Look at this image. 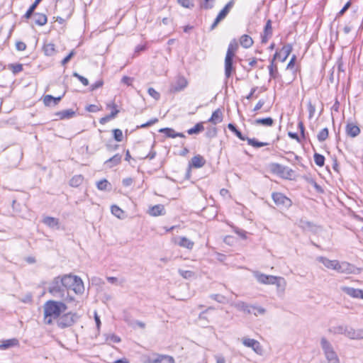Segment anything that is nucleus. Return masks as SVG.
Returning a JSON list of instances; mask_svg holds the SVG:
<instances>
[{
  "instance_id": "f257e3e1",
  "label": "nucleus",
  "mask_w": 363,
  "mask_h": 363,
  "mask_svg": "<svg viewBox=\"0 0 363 363\" xmlns=\"http://www.w3.org/2000/svg\"><path fill=\"white\" fill-rule=\"evenodd\" d=\"M82 294L84 286L82 280L77 276L65 274L55 277L50 283L48 292L55 298H60L67 303L77 306L74 297L70 294Z\"/></svg>"
},
{
  "instance_id": "f03ea898",
  "label": "nucleus",
  "mask_w": 363,
  "mask_h": 363,
  "mask_svg": "<svg viewBox=\"0 0 363 363\" xmlns=\"http://www.w3.org/2000/svg\"><path fill=\"white\" fill-rule=\"evenodd\" d=\"M43 309L44 322L45 324L50 325L52 323V318H58L61 313L67 309V306L66 302L62 301L50 300L44 304Z\"/></svg>"
},
{
  "instance_id": "7ed1b4c3",
  "label": "nucleus",
  "mask_w": 363,
  "mask_h": 363,
  "mask_svg": "<svg viewBox=\"0 0 363 363\" xmlns=\"http://www.w3.org/2000/svg\"><path fill=\"white\" fill-rule=\"evenodd\" d=\"M320 346L328 363H340L333 345L325 337H322L320 339Z\"/></svg>"
},
{
  "instance_id": "20e7f679",
  "label": "nucleus",
  "mask_w": 363,
  "mask_h": 363,
  "mask_svg": "<svg viewBox=\"0 0 363 363\" xmlns=\"http://www.w3.org/2000/svg\"><path fill=\"white\" fill-rule=\"evenodd\" d=\"M334 335H345L351 340H360L363 338V329L355 330L345 325L335 326L329 330Z\"/></svg>"
},
{
  "instance_id": "39448f33",
  "label": "nucleus",
  "mask_w": 363,
  "mask_h": 363,
  "mask_svg": "<svg viewBox=\"0 0 363 363\" xmlns=\"http://www.w3.org/2000/svg\"><path fill=\"white\" fill-rule=\"evenodd\" d=\"M317 260L326 268L334 269L340 273H348L352 270V265L346 262L340 263L337 260H330L324 257H318Z\"/></svg>"
},
{
  "instance_id": "423d86ee",
  "label": "nucleus",
  "mask_w": 363,
  "mask_h": 363,
  "mask_svg": "<svg viewBox=\"0 0 363 363\" xmlns=\"http://www.w3.org/2000/svg\"><path fill=\"white\" fill-rule=\"evenodd\" d=\"M79 318L80 315L77 313L69 312L63 314L62 315H60L57 319V324L60 328H68L77 323Z\"/></svg>"
},
{
  "instance_id": "0eeeda50",
  "label": "nucleus",
  "mask_w": 363,
  "mask_h": 363,
  "mask_svg": "<svg viewBox=\"0 0 363 363\" xmlns=\"http://www.w3.org/2000/svg\"><path fill=\"white\" fill-rule=\"evenodd\" d=\"M269 169L272 173L277 174L284 179H290L294 174V171L291 169L279 163L270 164Z\"/></svg>"
},
{
  "instance_id": "6e6552de",
  "label": "nucleus",
  "mask_w": 363,
  "mask_h": 363,
  "mask_svg": "<svg viewBox=\"0 0 363 363\" xmlns=\"http://www.w3.org/2000/svg\"><path fill=\"white\" fill-rule=\"evenodd\" d=\"M241 341L243 345L251 348L256 354L259 355L263 354V349L259 341L249 337H243Z\"/></svg>"
},
{
  "instance_id": "1a4fd4ad",
  "label": "nucleus",
  "mask_w": 363,
  "mask_h": 363,
  "mask_svg": "<svg viewBox=\"0 0 363 363\" xmlns=\"http://www.w3.org/2000/svg\"><path fill=\"white\" fill-rule=\"evenodd\" d=\"M188 85L187 79L183 76H178L175 81L171 84L170 91L172 92H179L184 90Z\"/></svg>"
},
{
  "instance_id": "9d476101",
  "label": "nucleus",
  "mask_w": 363,
  "mask_h": 363,
  "mask_svg": "<svg viewBox=\"0 0 363 363\" xmlns=\"http://www.w3.org/2000/svg\"><path fill=\"white\" fill-rule=\"evenodd\" d=\"M272 197L278 206L289 208L291 206V201L281 193H273Z\"/></svg>"
},
{
  "instance_id": "9b49d317",
  "label": "nucleus",
  "mask_w": 363,
  "mask_h": 363,
  "mask_svg": "<svg viewBox=\"0 0 363 363\" xmlns=\"http://www.w3.org/2000/svg\"><path fill=\"white\" fill-rule=\"evenodd\" d=\"M233 1H229L225 6V7L219 12V13L217 16V17L216 18L213 23L211 25V30H213L217 26L218 23L226 17V16L229 13L230 10L233 7Z\"/></svg>"
},
{
  "instance_id": "f8f14e48",
  "label": "nucleus",
  "mask_w": 363,
  "mask_h": 363,
  "mask_svg": "<svg viewBox=\"0 0 363 363\" xmlns=\"http://www.w3.org/2000/svg\"><path fill=\"white\" fill-rule=\"evenodd\" d=\"M255 277L258 282L264 284H274L277 279L276 276L267 275L259 272H255Z\"/></svg>"
},
{
  "instance_id": "ddd939ff",
  "label": "nucleus",
  "mask_w": 363,
  "mask_h": 363,
  "mask_svg": "<svg viewBox=\"0 0 363 363\" xmlns=\"http://www.w3.org/2000/svg\"><path fill=\"white\" fill-rule=\"evenodd\" d=\"M279 54L275 53L273 58L270 60V65L268 66L270 79H276L279 77L278 67L275 63V60L278 58Z\"/></svg>"
},
{
  "instance_id": "4468645a",
  "label": "nucleus",
  "mask_w": 363,
  "mask_h": 363,
  "mask_svg": "<svg viewBox=\"0 0 363 363\" xmlns=\"http://www.w3.org/2000/svg\"><path fill=\"white\" fill-rule=\"evenodd\" d=\"M340 290L352 298H360V296L362 295V289H354L350 286H340Z\"/></svg>"
},
{
  "instance_id": "2eb2a0df",
  "label": "nucleus",
  "mask_w": 363,
  "mask_h": 363,
  "mask_svg": "<svg viewBox=\"0 0 363 363\" xmlns=\"http://www.w3.org/2000/svg\"><path fill=\"white\" fill-rule=\"evenodd\" d=\"M205 163L206 160L203 159L202 156L198 155L193 157L189 164L188 175L189 174L190 169L191 167L194 168H201L205 164Z\"/></svg>"
},
{
  "instance_id": "dca6fc26",
  "label": "nucleus",
  "mask_w": 363,
  "mask_h": 363,
  "mask_svg": "<svg viewBox=\"0 0 363 363\" xmlns=\"http://www.w3.org/2000/svg\"><path fill=\"white\" fill-rule=\"evenodd\" d=\"M233 57H230V54L225 55V75L226 78H230L232 72L234 71L233 66Z\"/></svg>"
},
{
  "instance_id": "f3484780",
  "label": "nucleus",
  "mask_w": 363,
  "mask_h": 363,
  "mask_svg": "<svg viewBox=\"0 0 363 363\" xmlns=\"http://www.w3.org/2000/svg\"><path fill=\"white\" fill-rule=\"evenodd\" d=\"M345 132L348 136L354 138L359 134L360 128L353 123H348L345 127Z\"/></svg>"
},
{
  "instance_id": "a211bd4d",
  "label": "nucleus",
  "mask_w": 363,
  "mask_h": 363,
  "mask_svg": "<svg viewBox=\"0 0 363 363\" xmlns=\"http://www.w3.org/2000/svg\"><path fill=\"white\" fill-rule=\"evenodd\" d=\"M233 306H234L235 308H236L238 310L240 311H242L247 314H250L252 313V306H250L248 305L247 303L244 302V301H238L236 303H233L231 304Z\"/></svg>"
},
{
  "instance_id": "6ab92c4d",
  "label": "nucleus",
  "mask_w": 363,
  "mask_h": 363,
  "mask_svg": "<svg viewBox=\"0 0 363 363\" xmlns=\"http://www.w3.org/2000/svg\"><path fill=\"white\" fill-rule=\"evenodd\" d=\"M291 50L292 47L291 45H284L279 52H275L279 54L277 60H280L281 62H284L290 55Z\"/></svg>"
},
{
  "instance_id": "aec40b11",
  "label": "nucleus",
  "mask_w": 363,
  "mask_h": 363,
  "mask_svg": "<svg viewBox=\"0 0 363 363\" xmlns=\"http://www.w3.org/2000/svg\"><path fill=\"white\" fill-rule=\"evenodd\" d=\"M43 222L44 224H45L46 225H48V227H50L51 228H55V229L60 228L59 219H57L56 218L47 216L43 218Z\"/></svg>"
},
{
  "instance_id": "412c9836",
  "label": "nucleus",
  "mask_w": 363,
  "mask_h": 363,
  "mask_svg": "<svg viewBox=\"0 0 363 363\" xmlns=\"http://www.w3.org/2000/svg\"><path fill=\"white\" fill-rule=\"evenodd\" d=\"M164 207L162 204L153 206L149 209V214L152 216H162L164 215Z\"/></svg>"
},
{
  "instance_id": "4be33fe9",
  "label": "nucleus",
  "mask_w": 363,
  "mask_h": 363,
  "mask_svg": "<svg viewBox=\"0 0 363 363\" xmlns=\"http://www.w3.org/2000/svg\"><path fill=\"white\" fill-rule=\"evenodd\" d=\"M274 120L271 117H267L265 118H257L255 120L252 124L256 125H263L266 127H271L274 125Z\"/></svg>"
},
{
  "instance_id": "5701e85b",
  "label": "nucleus",
  "mask_w": 363,
  "mask_h": 363,
  "mask_svg": "<svg viewBox=\"0 0 363 363\" xmlns=\"http://www.w3.org/2000/svg\"><path fill=\"white\" fill-rule=\"evenodd\" d=\"M222 121H223V113L220 108H218L215 111H213L211 117L208 120L209 122H211L213 124L219 123Z\"/></svg>"
},
{
  "instance_id": "b1692460",
  "label": "nucleus",
  "mask_w": 363,
  "mask_h": 363,
  "mask_svg": "<svg viewBox=\"0 0 363 363\" xmlns=\"http://www.w3.org/2000/svg\"><path fill=\"white\" fill-rule=\"evenodd\" d=\"M177 244L180 247H185L188 250H191L194 245V242L186 237L179 238Z\"/></svg>"
},
{
  "instance_id": "393cba45",
  "label": "nucleus",
  "mask_w": 363,
  "mask_h": 363,
  "mask_svg": "<svg viewBox=\"0 0 363 363\" xmlns=\"http://www.w3.org/2000/svg\"><path fill=\"white\" fill-rule=\"evenodd\" d=\"M121 161V155L119 154H116L114 156L107 160L105 162V164H106L109 168H111L120 164Z\"/></svg>"
},
{
  "instance_id": "a878e982",
  "label": "nucleus",
  "mask_w": 363,
  "mask_h": 363,
  "mask_svg": "<svg viewBox=\"0 0 363 363\" xmlns=\"http://www.w3.org/2000/svg\"><path fill=\"white\" fill-rule=\"evenodd\" d=\"M19 342L16 338L6 340L0 345V350H6L11 347L17 346Z\"/></svg>"
},
{
  "instance_id": "bb28decb",
  "label": "nucleus",
  "mask_w": 363,
  "mask_h": 363,
  "mask_svg": "<svg viewBox=\"0 0 363 363\" xmlns=\"http://www.w3.org/2000/svg\"><path fill=\"white\" fill-rule=\"evenodd\" d=\"M240 45L245 48H250L253 44L252 38L248 35H242L240 39Z\"/></svg>"
},
{
  "instance_id": "cd10ccee",
  "label": "nucleus",
  "mask_w": 363,
  "mask_h": 363,
  "mask_svg": "<svg viewBox=\"0 0 363 363\" xmlns=\"http://www.w3.org/2000/svg\"><path fill=\"white\" fill-rule=\"evenodd\" d=\"M60 119H65L72 118L75 115V112L72 109L63 110L55 114Z\"/></svg>"
},
{
  "instance_id": "c85d7f7f",
  "label": "nucleus",
  "mask_w": 363,
  "mask_h": 363,
  "mask_svg": "<svg viewBox=\"0 0 363 363\" xmlns=\"http://www.w3.org/2000/svg\"><path fill=\"white\" fill-rule=\"evenodd\" d=\"M35 23L38 26H44L47 23L48 18L46 15L40 13H36L34 14Z\"/></svg>"
},
{
  "instance_id": "c756f323",
  "label": "nucleus",
  "mask_w": 363,
  "mask_h": 363,
  "mask_svg": "<svg viewBox=\"0 0 363 363\" xmlns=\"http://www.w3.org/2000/svg\"><path fill=\"white\" fill-rule=\"evenodd\" d=\"M153 363H174V359L169 355H160L154 359Z\"/></svg>"
},
{
  "instance_id": "7c9ffc66",
  "label": "nucleus",
  "mask_w": 363,
  "mask_h": 363,
  "mask_svg": "<svg viewBox=\"0 0 363 363\" xmlns=\"http://www.w3.org/2000/svg\"><path fill=\"white\" fill-rule=\"evenodd\" d=\"M84 177L81 174L74 175L69 181V185L73 187H77L83 182Z\"/></svg>"
},
{
  "instance_id": "2f4dec72",
  "label": "nucleus",
  "mask_w": 363,
  "mask_h": 363,
  "mask_svg": "<svg viewBox=\"0 0 363 363\" xmlns=\"http://www.w3.org/2000/svg\"><path fill=\"white\" fill-rule=\"evenodd\" d=\"M238 48V43L235 40H233L228 48V50L226 55L230 54V57H233L235 56V52Z\"/></svg>"
},
{
  "instance_id": "473e14b6",
  "label": "nucleus",
  "mask_w": 363,
  "mask_h": 363,
  "mask_svg": "<svg viewBox=\"0 0 363 363\" xmlns=\"http://www.w3.org/2000/svg\"><path fill=\"white\" fill-rule=\"evenodd\" d=\"M42 0H35V1L32 4V5L30 6L28 10L26 11V13L24 14L23 17L26 19H29L31 16L33 14L34 11L35 10L38 5L40 4V2Z\"/></svg>"
},
{
  "instance_id": "72a5a7b5",
  "label": "nucleus",
  "mask_w": 363,
  "mask_h": 363,
  "mask_svg": "<svg viewBox=\"0 0 363 363\" xmlns=\"http://www.w3.org/2000/svg\"><path fill=\"white\" fill-rule=\"evenodd\" d=\"M228 128L230 130L233 132L236 135V136L238 138H240L241 140H247V138H245V136H243L242 134L241 133V132L237 129V128L235 127V125L234 124L229 123L228 125Z\"/></svg>"
},
{
  "instance_id": "f704fd0d",
  "label": "nucleus",
  "mask_w": 363,
  "mask_h": 363,
  "mask_svg": "<svg viewBox=\"0 0 363 363\" xmlns=\"http://www.w3.org/2000/svg\"><path fill=\"white\" fill-rule=\"evenodd\" d=\"M204 128L202 123H196L193 128L189 129L187 133L189 135H194L203 130Z\"/></svg>"
},
{
  "instance_id": "c9c22d12",
  "label": "nucleus",
  "mask_w": 363,
  "mask_h": 363,
  "mask_svg": "<svg viewBox=\"0 0 363 363\" xmlns=\"http://www.w3.org/2000/svg\"><path fill=\"white\" fill-rule=\"evenodd\" d=\"M43 51L48 56H52L55 52V45L52 43H48L43 46Z\"/></svg>"
},
{
  "instance_id": "e433bc0d",
  "label": "nucleus",
  "mask_w": 363,
  "mask_h": 363,
  "mask_svg": "<svg viewBox=\"0 0 363 363\" xmlns=\"http://www.w3.org/2000/svg\"><path fill=\"white\" fill-rule=\"evenodd\" d=\"M248 145H252L255 147H261L268 145L267 143H262L256 140L255 138H247Z\"/></svg>"
},
{
  "instance_id": "4c0bfd02",
  "label": "nucleus",
  "mask_w": 363,
  "mask_h": 363,
  "mask_svg": "<svg viewBox=\"0 0 363 363\" xmlns=\"http://www.w3.org/2000/svg\"><path fill=\"white\" fill-rule=\"evenodd\" d=\"M274 284H275L278 289L284 291L286 286V281L284 279V278L281 277H277V279Z\"/></svg>"
},
{
  "instance_id": "58836bf2",
  "label": "nucleus",
  "mask_w": 363,
  "mask_h": 363,
  "mask_svg": "<svg viewBox=\"0 0 363 363\" xmlns=\"http://www.w3.org/2000/svg\"><path fill=\"white\" fill-rule=\"evenodd\" d=\"M313 158L316 165H318V167H323L324 165L325 157L323 155L318 153H315Z\"/></svg>"
},
{
  "instance_id": "ea45409f",
  "label": "nucleus",
  "mask_w": 363,
  "mask_h": 363,
  "mask_svg": "<svg viewBox=\"0 0 363 363\" xmlns=\"http://www.w3.org/2000/svg\"><path fill=\"white\" fill-rule=\"evenodd\" d=\"M160 133H164L165 135L168 138H175V133L174 129L169 128H163L159 130Z\"/></svg>"
},
{
  "instance_id": "a19ab883",
  "label": "nucleus",
  "mask_w": 363,
  "mask_h": 363,
  "mask_svg": "<svg viewBox=\"0 0 363 363\" xmlns=\"http://www.w3.org/2000/svg\"><path fill=\"white\" fill-rule=\"evenodd\" d=\"M328 137V129L325 128L322 129L318 134L317 138L320 142L325 141Z\"/></svg>"
},
{
  "instance_id": "79ce46f5",
  "label": "nucleus",
  "mask_w": 363,
  "mask_h": 363,
  "mask_svg": "<svg viewBox=\"0 0 363 363\" xmlns=\"http://www.w3.org/2000/svg\"><path fill=\"white\" fill-rule=\"evenodd\" d=\"M210 298L220 303H228L226 297L220 294H211Z\"/></svg>"
},
{
  "instance_id": "37998d69",
  "label": "nucleus",
  "mask_w": 363,
  "mask_h": 363,
  "mask_svg": "<svg viewBox=\"0 0 363 363\" xmlns=\"http://www.w3.org/2000/svg\"><path fill=\"white\" fill-rule=\"evenodd\" d=\"M178 272L184 279H190L194 276V273L189 270L179 269Z\"/></svg>"
},
{
  "instance_id": "c03bdc74",
  "label": "nucleus",
  "mask_w": 363,
  "mask_h": 363,
  "mask_svg": "<svg viewBox=\"0 0 363 363\" xmlns=\"http://www.w3.org/2000/svg\"><path fill=\"white\" fill-rule=\"evenodd\" d=\"M252 313H253L255 315L257 316L258 315H263L265 313L266 310L262 307H258V306H252Z\"/></svg>"
},
{
  "instance_id": "a18cd8bd",
  "label": "nucleus",
  "mask_w": 363,
  "mask_h": 363,
  "mask_svg": "<svg viewBox=\"0 0 363 363\" xmlns=\"http://www.w3.org/2000/svg\"><path fill=\"white\" fill-rule=\"evenodd\" d=\"M111 213L119 218H121L123 214V211L116 205L111 206Z\"/></svg>"
},
{
  "instance_id": "49530a36",
  "label": "nucleus",
  "mask_w": 363,
  "mask_h": 363,
  "mask_svg": "<svg viewBox=\"0 0 363 363\" xmlns=\"http://www.w3.org/2000/svg\"><path fill=\"white\" fill-rule=\"evenodd\" d=\"M113 138L117 142H121L123 140V132L120 129L113 130Z\"/></svg>"
},
{
  "instance_id": "de8ad7c7",
  "label": "nucleus",
  "mask_w": 363,
  "mask_h": 363,
  "mask_svg": "<svg viewBox=\"0 0 363 363\" xmlns=\"http://www.w3.org/2000/svg\"><path fill=\"white\" fill-rule=\"evenodd\" d=\"M107 107L108 108H113V111H111V113L109 114L110 117L111 118H113L116 116V115L118 113L119 111L117 109V106L114 104V103H112V104H109L107 105Z\"/></svg>"
},
{
  "instance_id": "09e8293b",
  "label": "nucleus",
  "mask_w": 363,
  "mask_h": 363,
  "mask_svg": "<svg viewBox=\"0 0 363 363\" xmlns=\"http://www.w3.org/2000/svg\"><path fill=\"white\" fill-rule=\"evenodd\" d=\"M108 184L109 183L106 179H103L97 182V188L99 190H106Z\"/></svg>"
},
{
  "instance_id": "8fccbe9b",
  "label": "nucleus",
  "mask_w": 363,
  "mask_h": 363,
  "mask_svg": "<svg viewBox=\"0 0 363 363\" xmlns=\"http://www.w3.org/2000/svg\"><path fill=\"white\" fill-rule=\"evenodd\" d=\"M264 33L266 35H272V21L271 20H268L266 23L264 29Z\"/></svg>"
},
{
  "instance_id": "3c124183",
  "label": "nucleus",
  "mask_w": 363,
  "mask_h": 363,
  "mask_svg": "<svg viewBox=\"0 0 363 363\" xmlns=\"http://www.w3.org/2000/svg\"><path fill=\"white\" fill-rule=\"evenodd\" d=\"M148 94L155 100H158L160 97V94L155 89L150 87L147 90Z\"/></svg>"
},
{
  "instance_id": "603ef678",
  "label": "nucleus",
  "mask_w": 363,
  "mask_h": 363,
  "mask_svg": "<svg viewBox=\"0 0 363 363\" xmlns=\"http://www.w3.org/2000/svg\"><path fill=\"white\" fill-rule=\"evenodd\" d=\"M179 4L185 8H191L194 6L192 0H178Z\"/></svg>"
},
{
  "instance_id": "864d4df0",
  "label": "nucleus",
  "mask_w": 363,
  "mask_h": 363,
  "mask_svg": "<svg viewBox=\"0 0 363 363\" xmlns=\"http://www.w3.org/2000/svg\"><path fill=\"white\" fill-rule=\"evenodd\" d=\"M308 110L309 113V118H313L315 112V106L311 101L308 102Z\"/></svg>"
},
{
  "instance_id": "5fc2aeb1",
  "label": "nucleus",
  "mask_w": 363,
  "mask_h": 363,
  "mask_svg": "<svg viewBox=\"0 0 363 363\" xmlns=\"http://www.w3.org/2000/svg\"><path fill=\"white\" fill-rule=\"evenodd\" d=\"M10 67L13 74H17L23 70V65L21 64L11 65Z\"/></svg>"
},
{
  "instance_id": "6e6d98bb",
  "label": "nucleus",
  "mask_w": 363,
  "mask_h": 363,
  "mask_svg": "<svg viewBox=\"0 0 363 363\" xmlns=\"http://www.w3.org/2000/svg\"><path fill=\"white\" fill-rule=\"evenodd\" d=\"M216 134H217V130H216V128H209V129L206 131V136L207 138H214V137H216Z\"/></svg>"
},
{
  "instance_id": "4d7b16f0",
  "label": "nucleus",
  "mask_w": 363,
  "mask_h": 363,
  "mask_svg": "<svg viewBox=\"0 0 363 363\" xmlns=\"http://www.w3.org/2000/svg\"><path fill=\"white\" fill-rule=\"evenodd\" d=\"M157 121H158V119L157 118H154L150 119L147 123L140 125L138 127L141 128H145L149 127V126L156 123Z\"/></svg>"
},
{
  "instance_id": "13d9d810",
  "label": "nucleus",
  "mask_w": 363,
  "mask_h": 363,
  "mask_svg": "<svg viewBox=\"0 0 363 363\" xmlns=\"http://www.w3.org/2000/svg\"><path fill=\"white\" fill-rule=\"evenodd\" d=\"M53 96L52 95H45L43 98V103L45 106H50L52 105Z\"/></svg>"
},
{
  "instance_id": "bf43d9fd",
  "label": "nucleus",
  "mask_w": 363,
  "mask_h": 363,
  "mask_svg": "<svg viewBox=\"0 0 363 363\" xmlns=\"http://www.w3.org/2000/svg\"><path fill=\"white\" fill-rule=\"evenodd\" d=\"M214 0H203V2L201 4V7L205 9H209L213 7V1Z\"/></svg>"
},
{
  "instance_id": "052dcab7",
  "label": "nucleus",
  "mask_w": 363,
  "mask_h": 363,
  "mask_svg": "<svg viewBox=\"0 0 363 363\" xmlns=\"http://www.w3.org/2000/svg\"><path fill=\"white\" fill-rule=\"evenodd\" d=\"M75 55L74 50H72L61 62L62 65H65L71 58Z\"/></svg>"
},
{
  "instance_id": "680f3d73",
  "label": "nucleus",
  "mask_w": 363,
  "mask_h": 363,
  "mask_svg": "<svg viewBox=\"0 0 363 363\" xmlns=\"http://www.w3.org/2000/svg\"><path fill=\"white\" fill-rule=\"evenodd\" d=\"M350 6H351V1H349L345 4V5L343 6V8L339 11L337 16L339 17V16H342L345 13V11L350 7Z\"/></svg>"
},
{
  "instance_id": "e2e57ef3",
  "label": "nucleus",
  "mask_w": 363,
  "mask_h": 363,
  "mask_svg": "<svg viewBox=\"0 0 363 363\" xmlns=\"http://www.w3.org/2000/svg\"><path fill=\"white\" fill-rule=\"evenodd\" d=\"M100 108L96 106V105H94V104H91V105H89L86 108V110L89 112H92V113H95V112H97L99 111H100Z\"/></svg>"
},
{
  "instance_id": "0e129e2a",
  "label": "nucleus",
  "mask_w": 363,
  "mask_h": 363,
  "mask_svg": "<svg viewBox=\"0 0 363 363\" xmlns=\"http://www.w3.org/2000/svg\"><path fill=\"white\" fill-rule=\"evenodd\" d=\"M103 84H104V82L102 80H99V81L96 82L95 83L91 84V90L94 91L98 88L101 87L103 86Z\"/></svg>"
},
{
  "instance_id": "69168bd1",
  "label": "nucleus",
  "mask_w": 363,
  "mask_h": 363,
  "mask_svg": "<svg viewBox=\"0 0 363 363\" xmlns=\"http://www.w3.org/2000/svg\"><path fill=\"white\" fill-rule=\"evenodd\" d=\"M107 340H110L113 342L118 343L121 342V338L115 335H111L107 337Z\"/></svg>"
},
{
  "instance_id": "338daca9",
  "label": "nucleus",
  "mask_w": 363,
  "mask_h": 363,
  "mask_svg": "<svg viewBox=\"0 0 363 363\" xmlns=\"http://www.w3.org/2000/svg\"><path fill=\"white\" fill-rule=\"evenodd\" d=\"M16 48L19 51H23L26 48V45L23 42H17L16 44Z\"/></svg>"
},
{
  "instance_id": "774afa93",
  "label": "nucleus",
  "mask_w": 363,
  "mask_h": 363,
  "mask_svg": "<svg viewBox=\"0 0 363 363\" xmlns=\"http://www.w3.org/2000/svg\"><path fill=\"white\" fill-rule=\"evenodd\" d=\"M216 363H225V357L221 354H216L214 356Z\"/></svg>"
}]
</instances>
